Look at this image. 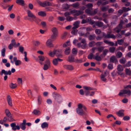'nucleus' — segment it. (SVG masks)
Segmentation results:
<instances>
[{"mask_svg": "<svg viewBox=\"0 0 131 131\" xmlns=\"http://www.w3.org/2000/svg\"><path fill=\"white\" fill-rule=\"evenodd\" d=\"M123 94H127L128 96H129L131 94V92L130 90L124 89L121 90L118 94L120 96H121Z\"/></svg>", "mask_w": 131, "mask_h": 131, "instance_id": "0eeeda50", "label": "nucleus"}, {"mask_svg": "<svg viewBox=\"0 0 131 131\" xmlns=\"http://www.w3.org/2000/svg\"><path fill=\"white\" fill-rule=\"evenodd\" d=\"M110 62H111L116 63L118 62L117 60L114 56L111 57L110 59Z\"/></svg>", "mask_w": 131, "mask_h": 131, "instance_id": "ddd939ff", "label": "nucleus"}, {"mask_svg": "<svg viewBox=\"0 0 131 131\" xmlns=\"http://www.w3.org/2000/svg\"><path fill=\"white\" fill-rule=\"evenodd\" d=\"M27 12L28 16L32 18V21H35L36 23L38 24V18L29 10H28Z\"/></svg>", "mask_w": 131, "mask_h": 131, "instance_id": "20e7f679", "label": "nucleus"}, {"mask_svg": "<svg viewBox=\"0 0 131 131\" xmlns=\"http://www.w3.org/2000/svg\"><path fill=\"white\" fill-rule=\"evenodd\" d=\"M70 48L69 47H68L66 48L64 51V53L66 55H68L70 53Z\"/></svg>", "mask_w": 131, "mask_h": 131, "instance_id": "cd10ccee", "label": "nucleus"}, {"mask_svg": "<svg viewBox=\"0 0 131 131\" xmlns=\"http://www.w3.org/2000/svg\"><path fill=\"white\" fill-rule=\"evenodd\" d=\"M94 23H95V25L99 27H101L103 26V22L98 21Z\"/></svg>", "mask_w": 131, "mask_h": 131, "instance_id": "b1692460", "label": "nucleus"}, {"mask_svg": "<svg viewBox=\"0 0 131 131\" xmlns=\"http://www.w3.org/2000/svg\"><path fill=\"white\" fill-rule=\"evenodd\" d=\"M17 85L16 84L11 83L10 85V86L12 89H15L17 87Z\"/></svg>", "mask_w": 131, "mask_h": 131, "instance_id": "ea45409f", "label": "nucleus"}, {"mask_svg": "<svg viewBox=\"0 0 131 131\" xmlns=\"http://www.w3.org/2000/svg\"><path fill=\"white\" fill-rule=\"evenodd\" d=\"M117 72L115 70L113 71L111 73V74L112 77L113 78H114L117 75Z\"/></svg>", "mask_w": 131, "mask_h": 131, "instance_id": "de8ad7c7", "label": "nucleus"}, {"mask_svg": "<svg viewBox=\"0 0 131 131\" xmlns=\"http://www.w3.org/2000/svg\"><path fill=\"white\" fill-rule=\"evenodd\" d=\"M108 8V6H107L106 7L103 6L101 8V10L103 12L106 11Z\"/></svg>", "mask_w": 131, "mask_h": 131, "instance_id": "58836bf2", "label": "nucleus"}, {"mask_svg": "<svg viewBox=\"0 0 131 131\" xmlns=\"http://www.w3.org/2000/svg\"><path fill=\"white\" fill-rule=\"evenodd\" d=\"M92 8H89L85 10V12L90 15H92Z\"/></svg>", "mask_w": 131, "mask_h": 131, "instance_id": "393cba45", "label": "nucleus"}, {"mask_svg": "<svg viewBox=\"0 0 131 131\" xmlns=\"http://www.w3.org/2000/svg\"><path fill=\"white\" fill-rule=\"evenodd\" d=\"M108 50L107 49H105L103 50V54L104 56H105L107 54V52H108Z\"/></svg>", "mask_w": 131, "mask_h": 131, "instance_id": "774afa93", "label": "nucleus"}, {"mask_svg": "<svg viewBox=\"0 0 131 131\" xmlns=\"http://www.w3.org/2000/svg\"><path fill=\"white\" fill-rule=\"evenodd\" d=\"M52 95L56 101L59 104H60L62 102L63 99L61 95L59 93L54 92L53 93Z\"/></svg>", "mask_w": 131, "mask_h": 131, "instance_id": "7ed1b4c3", "label": "nucleus"}, {"mask_svg": "<svg viewBox=\"0 0 131 131\" xmlns=\"http://www.w3.org/2000/svg\"><path fill=\"white\" fill-rule=\"evenodd\" d=\"M3 74L5 75L4 77V80L5 81H6L7 80L8 78L7 75H11V72L10 70L7 71H5L4 69H3L2 70L1 72V75H2Z\"/></svg>", "mask_w": 131, "mask_h": 131, "instance_id": "423d86ee", "label": "nucleus"}, {"mask_svg": "<svg viewBox=\"0 0 131 131\" xmlns=\"http://www.w3.org/2000/svg\"><path fill=\"white\" fill-rule=\"evenodd\" d=\"M106 76L104 75L103 74H102L100 75L101 79V80L104 82H106L107 79L105 78Z\"/></svg>", "mask_w": 131, "mask_h": 131, "instance_id": "7c9ffc66", "label": "nucleus"}, {"mask_svg": "<svg viewBox=\"0 0 131 131\" xmlns=\"http://www.w3.org/2000/svg\"><path fill=\"white\" fill-rule=\"evenodd\" d=\"M10 44L14 46L15 47H17V46H16V42L15 39H13L11 40V43Z\"/></svg>", "mask_w": 131, "mask_h": 131, "instance_id": "5fc2aeb1", "label": "nucleus"}, {"mask_svg": "<svg viewBox=\"0 0 131 131\" xmlns=\"http://www.w3.org/2000/svg\"><path fill=\"white\" fill-rule=\"evenodd\" d=\"M99 53L98 52L96 53V55L93 58L97 61H100L102 60L101 58L99 56Z\"/></svg>", "mask_w": 131, "mask_h": 131, "instance_id": "412c9836", "label": "nucleus"}, {"mask_svg": "<svg viewBox=\"0 0 131 131\" xmlns=\"http://www.w3.org/2000/svg\"><path fill=\"white\" fill-rule=\"evenodd\" d=\"M104 42L106 44L108 45L111 46H113L114 45V43L113 42L109 41L107 40L104 39Z\"/></svg>", "mask_w": 131, "mask_h": 131, "instance_id": "f3484780", "label": "nucleus"}, {"mask_svg": "<svg viewBox=\"0 0 131 131\" xmlns=\"http://www.w3.org/2000/svg\"><path fill=\"white\" fill-rule=\"evenodd\" d=\"M57 6V5L56 4H55L53 5H51V3L48 1H45L43 3H42L41 5L42 6L44 7L46 6Z\"/></svg>", "mask_w": 131, "mask_h": 131, "instance_id": "9d476101", "label": "nucleus"}, {"mask_svg": "<svg viewBox=\"0 0 131 131\" xmlns=\"http://www.w3.org/2000/svg\"><path fill=\"white\" fill-rule=\"evenodd\" d=\"M106 38H112L114 39L116 38L115 36L113 34H107Z\"/></svg>", "mask_w": 131, "mask_h": 131, "instance_id": "5701e85b", "label": "nucleus"}, {"mask_svg": "<svg viewBox=\"0 0 131 131\" xmlns=\"http://www.w3.org/2000/svg\"><path fill=\"white\" fill-rule=\"evenodd\" d=\"M55 54L57 57H62L61 50H55Z\"/></svg>", "mask_w": 131, "mask_h": 131, "instance_id": "dca6fc26", "label": "nucleus"}, {"mask_svg": "<svg viewBox=\"0 0 131 131\" xmlns=\"http://www.w3.org/2000/svg\"><path fill=\"white\" fill-rule=\"evenodd\" d=\"M75 62L77 63H81L83 62V60L82 58L80 59H77L75 60Z\"/></svg>", "mask_w": 131, "mask_h": 131, "instance_id": "338daca9", "label": "nucleus"}, {"mask_svg": "<svg viewBox=\"0 0 131 131\" xmlns=\"http://www.w3.org/2000/svg\"><path fill=\"white\" fill-rule=\"evenodd\" d=\"M16 2L17 4H20L22 6L24 5L25 2L24 0H17Z\"/></svg>", "mask_w": 131, "mask_h": 131, "instance_id": "bb28decb", "label": "nucleus"}, {"mask_svg": "<svg viewBox=\"0 0 131 131\" xmlns=\"http://www.w3.org/2000/svg\"><path fill=\"white\" fill-rule=\"evenodd\" d=\"M80 22L79 21H76L73 24L74 26L72 27V29H76L79 27V24Z\"/></svg>", "mask_w": 131, "mask_h": 131, "instance_id": "4be33fe9", "label": "nucleus"}, {"mask_svg": "<svg viewBox=\"0 0 131 131\" xmlns=\"http://www.w3.org/2000/svg\"><path fill=\"white\" fill-rule=\"evenodd\" d=\"M63 67L67 70L71 71L73 70L74 69V67L72 65L65 64L63 66Z\"/></svg>", "mask_w": 131, "mask_h": 131, "instance_id": "1a4fd4ad", "label": "nucleus"}, {"mask_svg": "<svg viewBox=\"0 0 131 131\" xmlns=\"http://www.w3.org/2000/svg\"><path fill=\"white\" fill-rule=\"evenodd\" d=\"M51 31L53 32V34L58 35L57 29L55 27H53L51 29Z\"/></svg>", "mask_w": 131, "mask_h": 131, "instance_id": "c85d7f7f", "label": "nucleus"}, {"mask_svg": "<svg viewBox=\"0 0 131 131\" xmlns=\"http://www.w3.org/2000/svg\"><path fill=\"white\" fill-rule=\"evenodd\" d=\"M84 13L83 11L77 10L75 9L71 10L70 11L71 14H72L74 16H77L82 14Z\"/></svg>", "mask_w": 131, "mask_h": 131, "instance_id": "39448f33", "label": "nucleus"}, {"mask_svg": "<svg viewBox=\"0 0 131 131\" xmlns=\"http://www.w3.org/2000/svg\"><path fill=\"white\" fill-rule=\"evenodd\" d=\"M26 125L20 124L19 126H16V123H12L10 124V126L12 127V129L15 130L16 129L19 130L20 128L23 130H25L26 128Z\"/></svg>", "mask_w": 131, "mask_h": 131, "instance_id": "f03ea898", "label": "nucleus"}, {"mask_svg": "<svg viewBox=\"0 0 131 131\" xmlns=\"http://www.w3.org/2000/svg\"><path fill=\"white\" fill-rule=\"evenodd\" d=\"M38 58H39V60L42 61H43L45 60L46 59V57H45L43 56H40L38 57Z\"/></svg>", "mask_w": 131, "mask_h": 131, "instance_id": "49530a36", "label": "nucleus"}, {"mask_svg": "<svg viewBox=\"0 0 131 131\" xmlns=\"http://www.w3.org/2000/svg\"><path fill=\"white\" fill-rule=\"evenodd\" d=\"M7 101L9 105L10 106H12V100L9 95H8L7 96Z\"/></svg>", "mask_w": 131, "mask_h": 131, "instance_id": "a211bd4d", "label": "nucleus"}, {"mask_svg": "<svg viewBox=\"0 0 131 131\" xmlns=\"http://www.w3.org/2000/svg\"><path fill=\"white\" fill-rule=\"evenodd\" d=\"M124 110H121L116 112V114L119 117H122L124 115Z\"/></svg>", "mask_w": 131, "mask_h": 131, "instance_id": "9b49d317", "label": "nucleus"}, {"mask_svg": "<svg viewBox=\"0 0 131 131\" xmlns=\"http://www.w3.org/2000/svg\"><path fill=\"white\" fill-rule=\"evenodd\" d=\"M117 69L118 71V73L119 74L121 75V74H120V72L123 71L124 68L121 65L119 64L117 66Z\"/></svg>", "mask_w": 131, "mask_h": 131, "instance_id": "2eb2a0df", "label": "nucleus"}, {"mask_svg": "<svg viewBox=\"0 0 131 131\" xmlns=\"http://www.w3.org/2000/svg\"><path fill=\"white\" fill-rule=\"evenodd\" d=\"M67 33L66 32H64L62 35L61 37V39H63L67 35Z\"/></svg>", "mask_w": 131, "mask_h": 131, "instance_id": "69168bd1", "label": "nucleus"}, {"mask_svg": "<svg viewBox=\"0 0 131 131\" xmlns=\"http://www.w3.org/2000/svg\"><path fill=\"white\" fill-rule=\"evenodd\" d=\"M50 66L45 64L44 65L43 69L45 70H47L50 67Z\"/></svg>", "mask_w": 131, "mask_h": 131, "instance_id": "13d9d810", "label": "nucleus"}, {"mask_svg": "<svg viewBox=\"0 0 131 131\" xmlns=\"http://www.w3.org/2000/svg\"><path fill=\"white\" fill-rule=\"evenodd\" d=\"M122 53L120 51H119L117 53L116 55V56L117 57V58H120L122 56Z\"/></svg>", "mask_w": 131, "mask_h": 131, "instance_id": "a19ab883", "label": "nucleus"}, {"mask_svg": "<svg viewBox=\"0 0 131 131\" xmlns=\"http://www.w3.org/2000/svg\"><path fill=\"white\" fill-rule=\"evenodd\" d=\"M38 15L42 17H44L46 16V14L44 12L40 11L38 12Z\"/></svg>", "mask_w": 131, "mask_h": 131, "instance_id": "2f4dec72", "label": "nucleus"}, {"mask_svg": "<svg viewBox=\"0 0 131 131\" xmlns=\"http://www.w3.org/2000/svg\"><path fill=\"white\" fill-rule=\"evenodd\" d=\"M73 30L71 31V33L74 35H76L77 33L78 30L76 29H72Z\"/></svg>", "mask_w": 131, "mask_h": 131, "instance_id": "3c124183", "label": "nucleus"}, {"mask_svg": "<svg viewBox=\"0 0 131 131\" xmlns=\"http://www.w3.org/2000/svg\"><path fill=\"white\" fill-rule=\"evenodd\" d=\"M80 4L78 2L74 3L71 5V6L74 8L78 9L80 8Z\"/></svg>", "mask_w": 131, "mask_h": 131, "instance_id": "aec40b11", "label": "nucleus"}, {"mask_svg": "<svg viewBox=\"0 0 131 131\" xmlns=\"http://www.w3.org/2000/svg\"><path fill=\"white\" fill-rule=\"evenodd\" d=\"M72 52L73 54L76 55L77 53V51L76 49L75 48H73L72 50Z\"/></svg>", "mask_w": 131, "mask_h": 131, "instance_id": "bf43d9fd", "label": "nucleus"}, {"mask_svg": "<svg viewBox=\"0 0 131 131\" xmlns=\"http://www.w3.org/2000/svg\"><path fill=\"white\" fill-rule=\"evenodd\" d=\"M104 48V47L103 46H100L97 48L98 51L100 52H101Z\"/></svg>", "mask_w": 131, "mask_h": 131, "instance_id": "e433bc0d", "label": "nucleus"}, {"mask_svg": "<svg viewBox=\"0 0 131 131\" xmlns=\"http://www.w3.org/2000/svg\"><path fill=\"white\" fill-rule=\"evenodd\" d=\"M126 74L128 75H130L131 74V72L130 70V69L126 68L125 70Z\"/></svg>", "mask_w": 131, "mask_h": 131, "instance_id": "4c0bfd02", "label": "nucleus"}, {"mask_svg": "<svg viewBox=\"0 0 131 131\" xmlns=\"http://www.w3.org/2000/svg\"><path fill=\"white\" fill-rule=\"evenodd\" d=\"M74 18L72 17L68 16L66 18L67 20L68 21H70L73 20Z\"/></svg>", "mask_w": 131, "mask_h": 131, "instance_id": "052dcab7", "label": "nucleus"}, {"mask_svg": "<svg viewBox=\"0 0 131 131\" xmlns=\"http://www.w3.org/2000/svg\"><path fill=\"white\" fill-rule=\"evenodd\" d=\"M77 106L78 107L76 110L77 113L81 116L85 115V112L87 111L86 107L81 104H79Z\"/></svg>", "mask_w": 131, "mask_h": 131, "instance_id": "f257e3e1", "label": "nucleus"}, {"mask_svg": "<svg viewBox=\"0 0 131 131\" xmlns=\"http://www.w3.org/2000/svg\"><path fill=\"white\" fill-rule=\"evenodd\" d=\"M95 38V35H90L89 37V40H93Z\"/></svg>", "mask_w": 131, "mask_h": 131, "instance_id": "37998d69", "label": "nucleus"}, {"mask_svg": "<svg viewBox=\"0 0 131 131\" xmlns=\"http://www.w3.org/2000/svg\"><path fill=\"white\" fill-rule=\"evenodd\" d=\"M48 54L51 57H53L55 55V50H54L52 52L50 51L48 53Z\"/></svg>", "mask_w": 131, "mask_h": 131, "instance_id": "a18cd8bd", "label": "nucleus"}, {"mask_svg": "<svg viewBox=\"0 0 131 131\" xmlns=\"http://www.w3.org/2000/svg\"><path fill=\"white\" fill-rule=\"evenodd\" d=\"M68 61L70 62H75L74 58L72 56H70L68 57Z\"/></svg>", "mask_w": 131, "mask_h": 131, "instance_id": "a878e982", "label": "nucleus"}, {"mask_svg": "<svg viewBox=\"0 0 131 131\" xmlns=\"http://www.w3.org/2000/svg\"><path fill=\"white\" fill-rule=\"evenodd\" d=\"M131 66V62L130 61H128L126 64L124 65V67H129Z\"/></svg>", "mask_w": 131, "mask_h": 131, "instance_id": "09e8293b", "label": "nucleus"}, {"mask_svg": "<svg viewBox=\"0 0 131 131\" xmlns=\"http://www.w3.org/2000/svg\"><path fill=\"white\" fill-rule=\"evenodd\" d=\"M46 60L45 61V63H46L45 64L50 66V62L49 59L46 57Z\"/></svg>", "mask_w": 131, "mask_h": 131, "instance_id": "8fccbe9b", "label": "nucleus"}, {"mask_svg": "<svg viewBox=\"0 0 131 131\" xmlns=\"http://www.w3.org/2000/svg\"><path fill=\"white\" fill-rule=\"evenodd\" d=\"M58 60L57 59H55L53 60V63L54 65H57L58 63Z\"/></svg>", "mask_w": 131, "mask_h": 131, "instance_id": "680f3d73", "label": "nucleus"}, {"mask_svg": "<svg viewBox=\"0 0 131 131\" xmlns=\"http://www.w3.org/2000/svg\"><path fill=\"white\" fill-rule=\"evenodd\" d=\"M5 113L6 114V115L8 117L11 115V114L9 110L8 109H6L5 110Z\"/></svg>", "mask_w": 131, "mask_h": 131, "instance_id": "c9c22d12", "label": "nucleus"}, {"mask_svg": "<svg viewBox=\"0 0 131 131\" xmlns=\"http://www.w3.org/2000/svg\"><path fill=\"white\" fill-rule=\"evenodd\" d=\"M62 7L63 9H67L69 8L70 6L67 4H64L63 5Z\"/></svg>", "mask_w": 131, "mask_h": 131, "instance_id": "c03bdc74", "label": "nucleus"}, {"mask_svg": "<svg viewBox=\"0 0 131 131\" xmlns=\"http://www.w3.org/2000/svg\"><path fill=\"white\" fill-rule=\"evenodd\" d=\"M124 41L122 39H118L117 40L118 44L120 45H122L124 42Z\"/></svg>", "mask_w": 131, "mask_h": 131, "instance_id": "4d7b16f0", "label": "nucleus"}, {"mask_svg": "<svg viewBox=\"0 0 131 131\" xmlns=\"http://www.w3.org/2000/svg\"><path fill=\"white\" fill-rule=\"evenodd\" d=\"M8 117V118H7V120L9 122H13L15 121V120L11 116H10Z\"/></svg>", "mask_w": 131, "mask_h": 131, "instance_id": "6e6d98bb", "label": "nucleus"}, {"mask_svg": "<svg viewBox=\"0 0 131 131\" xmlns=\"http://www.w3.org/2000/svg\"><path fill=\"white\" fill-rule=\"evenodd\" d=\"M83 88L86 90L84 91V92L85 93V94L86 96L90 95V92L88 91V90H93V88L89 86H84L83 87Z\"/></svg>", "mask_w": 131, "mask_h": 131, "instance_id": "6e6552de", "label": "nucleus"}, {"mask_svg": "<svg viewBox=\"0 0 131 131\" xmlns=\"http://www.w3.org/2000/svg\"><path fill=\"white\" fill-rule=\"evenodd\" d=\"M95 45V43L94 41H92L89 43V47H92Z\"/></svg>", "mask_w": 131, "mask_h": 131, "instance_id": "79ce46f5", "label": "nucleus"}, {"mask_svg": "<svg viewBox=\"0 0 131 131\" xmlns=\"http://www.w3.org/2000/svg\"><path fill=\"white\" fill-rule=\"evenodd\" d=\"M52 41L51 39H48L46 42V45L50 47H53V45L51 42Z\"/></svg>", "mask_w": 131, "mask_h": 131, "instance_id": "4468645a", "label": "nucleus"}, {"mask_svg": "<svg viewBox=\"0 0 131 131\" xmlns=\"http://www.w3.org/2000/svg\"><path fill=\"white\" fill-rule=\"evenodd\" d=\"M6 51V49L5 48H3L1 51V54L2 56L4 57L5 56V53Z\"/></svg>", "mask_w": 131, "mask_h": 131, "instance_id": "e2e57ef3", "label": "nucleus"}, {"mask_svg": "<svg viewBox=\"0 0 131 131\" xmlns=\"http://www.w3.org/2000/svg\"><path fill=\"white\" fill-rule=\"evenodd\" d=\"M122 28L118 25L115 28L113 29V30L116 32L119 33Z\"/></svg>", "mask_w": 131, "mask_h": 131, "instance_id": "6ab92c4d", "label": "nucleus"}, {"mask_svg": "<svg viewBox=\"0 0 131 131\" xmlns=\"http://www.w3.org/2000/svg\"><path fill=\"white\" fill-rule=\"evenodd\" d=\"M15 64L16 66H18L21 64V62L20 60H18L15 62Z\"/></svg>", "mask_w": 131, "mask_h": 131, "instance_id": "0e129e2a", "label": "nucleus"}, {"mask_svg": "<svg viewBox=\"0 0 131 131\" xmlns=\"http://www.w3.org/2000/svg\"><path fill=\"white\" fill-rule=\"evenodd\" d=\"M33 113L36 115H39L41 113V112L40 111L36 109L34 110Z\"/></svg>", "mask_w": 131, "mask_h": 131, "instance_id": "72a5a7b5", "label": "nucleus"}, {"mask_svg": "<svg viewBox=\"0 0 131 131\" xmlns=\"http://www.w3.org/2000/svg\"><path fill=\"white\" fill-rule=\"evenodd\" d=\"M58 35L56 34H53L51 36V39L52 41H54L56 38V37L58 36Z\"/></svg>", "mask_w": 131, "mask_h": 131, "instance_id": "473e14b6", "label": "nucleus"}, {"mask_svg": "<svg viewBox=\"0 0 131 131\" xmlns=\"http://www.w3.org/2000/svg\"><path fill=\"white\" fill-rule=\"evenodd\" d=\"M48 124L46 122H45L42 123L41 125V127L43 128H48Z\"/></svg>", "mask_w": 131, "mask_h": 131, "instance_id": "c756f323", "label": "nucleus"}, {"mask_svg": "<svg viewBox=\"0 0 131 131\" xmlns=\"http://www.w3.org/2000/svg\"><path fill=\"white\" fill-rule=\"evenodd\" d=\"M115 49V47H110L109 49V51L111 53H114Z\"/></svg>", "mask_w": 131, "mask_h": 131, "instance_id": "603ef678", "label": "nucleus"}, {"mask_svg": "<svg viewBox=\"0 0 131 131\" xmlns=\"http://www.w3.org/2000/svg\"><path fill=\"white\" fill-rule=\"evenodd\" d=\"M126 60V59L124 58H122L119 60V62L120 63L124 64L125 63Z\"/></svg>", "mask_w": 131, "mask_h": 131, "instance_id": "f704fd0d", "label": "nucleus"}, {"mask_svg": "<svg viewBox=\"0 0 131 131\" xmlns=\"http://www.w3.org/2000/svg\"><path fill=\"white\" fill-rule=\"evenodd\" d=\"M87 45L82 43L80 42H78L77 44V46L79 48H81L83 49H85L86 48Z\"/></svg>", "mask_w": 131, "mask_h": 131, "instance_id": "f8f14e48", "label": "nucleus"}, {"mask_svg": "<svg viewBox=\"0 0 131 131\" xmlns=\"http://www.w3.org/2000/svg\"><path fill=\"white\" fill-rule=\"evenodd\" d=\"M70 45L69 41H67L66 43L63 44V47L65 48L69 46Z\"/></svg>", "mask_w": 131, "mask_h": 131, "instance_id": "864d4df0", "label": "nucleus"}]
</instances>
